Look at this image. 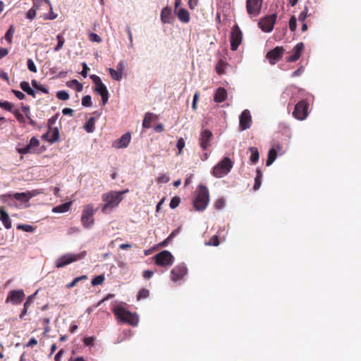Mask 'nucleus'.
<instances>
[{"label": "nucleus", "mask_w": 361, "mask_h": 361, "mask_svg": "<svg viewBox=\"0 0 361 361\" xmlns=\"http://www.w3.org/2000/svg\"><path fill=\"white\" fill-rule=\"evenodd\" d=\"M197 195L192 204L196 211H204L209 202V192L208 188L204 185H199L196 190Z\"/></svg>", "instance_id": "f257e3e1"}, {"label": "nucleus", "mask_w": 361, "mask_h": 361, "mask_svg": "<svg viewBox=\"0 0 361 361\" xmlns=\"http://www.w3.org/2000/svg\"><path fill=\"white\" fill-rule=\"evenodd\" d=\"M114 315L123 323H127L132 326H137L139 322L135 314H133L121 306H116L114 308Z\"/></svg>", "instance_id": "f03ea898"}, {"label": "nucleus", "mask_w": 361, "mask_h": 361, "mask_svg": "<svg viewBox=\"0 0 361 361\" xmlns=\"http://www.w3.org/2000/svg\"><path fill=\"white\" fill-rule=\"evenodd\" d=\"M97 209L92 204L85 205L81 215V224L85 228H90L94 224V215Z\"/></svg>", "instance_id": "7ed1b4c3"}, {"label": "nucleus", "mask_w": 361, "mask_h": 361, "mask_svg": "<svg viewBox=\"0 0 361 361\" xmlns=\"http://www.w3.org/2000/svg\"><path fill=\"white\" fill-rule=\"evenodd\" d=\"M128 189L122 191H110L102 195V200L107 202V205H110V208L117 207L119 203L123 200V195L128 193Z\"/></svg>", "instance_id": "20e7f679"}, {"label": "nucleus", "mask_w": 361, "mask_h": 361, "mask_svg": "<svg viewBox=\"0 0 361 361\" xmlns=\"http://www.w3.org/2000/svg\"><path fill=\"white\" fill-rule=\"evenodd\" d=\"M233 168V162L228 157H224L212 169V173L216 178H221L227 175Z\"/></svg>", "instance_id": "39448f33"}, {"label": "nucleus", "mask_w": 361, "mask_h": 361, "mask_svg": "<svg viewBox=\"0 0 361 361\" xmlns=\"http://www.w3.org/2000/svg\"><path fill=\"white\" fill-rule=\"evenodd\" d=\"M86 255V251H82L78 254L66 253L56 260L55 266L57 268L63 267L72 262L84 259Z\"/></svg>", "instance_id": "423d86ee"}, {"label": "nucleus", "mask_w": 361, "mask_h": 361, "mask_svg": "<svg viewBox=\"0 0 361 361\" xmlns=\"http://www.w3.org/2000/svg\"><path fill=\"white\" fill-rule=\"evenodd\" d=\"M90 78L95 85L94 91L101 95L102 105L104 106L109 99V92L106 85L102 82L100 78L96 75H92Z\"/></svg>", "instance_id": "0eeeda50"}, {"label": "nucleus", "mask_w": 361, "mask_h": 361, "mask_svg": "<svg viewBox=\"0 0 361 361\" xmlns=\"http://www.w3.org/2000/svg\"><path fill=\"white\" fill-rule=\"evenodd\" d=\"M156 264L161 267L171 266L173 263V256L168 250H164L157 254L154 257Z\"/></svg>", "instance_id": "6e6552de"}, {"label": "nucleus", "mask_w": 361, "mask_h": 361, "mask_svg": "<svg viewBox=\"0 0 361 361\" xmlns=\"http://www.w3.org/2000/svg\"><path fill=\"white\" fill-rule=\"evenodd\" d=\"M276 18V13L267 16L259 20L258 25L263 32H270L273 30Z\"/></svg>", "instance_id": "1a4fd4ad"}, {"label": "nucleus", "mask_w": 361, "mask_h": 361, "mask_svg": "<svg viewBox=\"0 0 361 361\" xmlns=\"http://www.w3.org/2000/svg\"><path fill=\"white\" fill-rule=\"evenodd\" d=\"M309 104L305 100H302L296 104L293 116L298 120H304L308 115Z\"/></svg>", "instance_id": "9d476101"}, {"label": "nucleus", "mask_w": 361, "mask_h": 361, "mask_svg": "<svg viewBox=\"0 0 361 361\" xmlns=\"http://www.w3.org/2000/svg\"><path fill=\"white\" fill-rule=\"evenodd\" d=\"M213 139L212 133L208 129L201 130L199 136V145L202 150L207 151L211 147Z\"/></svg>", "instance_id": "9b49d317"}, {"label": "nucleus", "mask_w": 361, "mask_h": 361, "mask_svg": "<svg viewBox=\"0 0 361 361\" xmlns=\"http://www.w3.org/2000/svg\"><path fill=\"white\" fill-rule=\"evenodd\" d=\"M242 37L243 35L240 27L237 25H234L232 27L230 37L231 49L232 51L238 49L242 42Z\"/></svg>", "instance_id": "f8f14e48"}, {"label": "nucleus", "mask_w": 361, "mask_h": 361, "mask_svg": "<svg viewBox=\"0 0 361 361\" xmlns=\"http://www.w3.org/2000/svg\"><path fill=\"white\" fill-rule=\"evenodd\" d=\"M262 0H247L246 8L249 15L257 16L261 11Z\"/></svg>", "instance_id": "ddd939ff"}, {"label": "nucleus", "mask_w": 361, "mask_h": 361, "mask_svg": "<svg viewBox=\"0 0 361 361\" xmlns=\"http://www.w3.org/2000/svg\"><path fill=\"white\" fill-rule=\"evenodd\" d=\"M283 52L284 49L282 47H276L268 51L266 56L269 59V63L274 65L282 58Z\"/></svg>", "instance_id": "4468645a"}, {"label": "nucleus", "mask_w": 361, "mask_h": 361, "mask_svg": "<svg viewBox=\"0 0 361 361\" xmlns=\"http://www.w3.org/2000/svg\"><path fill=\"white\" fill-rule=\"evenodd\" d=\"M188 274V269L184 264L176 266L171 271V279L173 281L182 279Z\"/></svg>", "instance_id": "2eb2a0df"}, {"label": "nucleus", "mask_w": 361, "mask_h": 361, "mask_svg": "<svg viewBox=\"0 0 361 361\" xmlns=\"http://www.w3.org/2000/svg\"><path fill=\"white\" fill-rule=\"evenodd\" d=\"M239 120L240 127L242 130L250 128L252 123V117L250 111L248 109L244 110L240 115Z\"/></svg>", "instance_id": "dca6fc26"}, {"label": "nucleus", "mask_w": 361, "mask_h": 361, "mask_svg": "<svg viewBox=\"0 0 361 361\" xmlns=\"http://www.w3.org/2000/svg\"><path fill=\"white\" fill-rule=\"evenodd\" d=\"M25 297L24 293L22 290H11L9 292L6 298V302H11L13 304L20 303Z\"/></svg>", "instance_id": "f3484780"}, {"label": "nucleus", "mask_w": 361, "mask_h": 361, "mask_svg": "<svg viewBox=\"0 0 361 361\" xmlns=\"http://www.w3.org/2000/svg\"><path fill=\"white\" fill-rule=\"evenodd\" d=\"M131 140V135L130 133H126L123 135L119 139L114 141L113 146L116 148H126L128 146Z\"/></svg>", "instance_id": "a211bd4d"}, {"label": "nucleus", "mask_w": 361, "mask_h": 361, "mask_svg": "<svg viewBox=\"0 0 361 361\" xmlns=\"http://www.w3.org/2000/svg\"><path fill=\"white\" fill-rule=\"evenodd\" d=\"M161 21L164 24H171L173 22V16L172 15L171 8L166 6L161 11Z\"/></svg>", "instance_id": "6ab92c4d"}, {"label": "nucleus", "mask_w": 361, "mask_h": 361, "mask_svg": "<svg viewBox=\"0 0 361 361\" xmlns=\"http://www.w3.org/2000/svg\"><path fill=\"white\" fill-rule=\"evenodd\" d=\"M303 49L304 44L302 42L298 43L293 49V54L287 59V61L295 62L298 61L301 56Z\"/></svg>", "instance_id": "aec40b11"}, {"label": "nucleus", "mask_w": 361, "mask_h": 361, "mask_svg": "<svg viewBox=\"0 0 361 361\" xmlns=\"http://www.w3.org/2000/svg\"><path fill=\"white\" fill-rule=\"evenodd\" d=\"M39 193V192H37L36 190L27 192H17L13 195V197L17 200L28 202L32 197Z\"/></svg>", "instance_id": "412c9836"}, {"label": "nucleus", "mask_w": 361, "mask_h": 361, "mask_svg": "<svg viewBox=\"0 0 361 361\" xmlns=\"http://www.w3.org/2000/svg\"><path fill=\"white\" fill-rule=\"evenodd\" d=\"M0 221L6 229L12 227V221L4 207H0Z\"/></svg>", "instance_id": "4be33fe9"}, {"label": "nucleus", "mask_w": 361, "mask_h": 361, "mask_svg": "<svg viewBox=\"0 0 361 361\" xmlns=\"http://www.w3.org/2000/svg\"><path fill=\"white\" fill-rule=\"evenodd\" d=\"M227 98V91L224 87H219L214 94V100L217 103L224 102Z\"/></svg>", "instance_id": "5701e85b"}, {"label": "nucleus", "mask_w": 361, "mask_h": 361, "mask_svg": "<svg viewBox=\"0 0 361 361\" xmlns=\"http://www.w3.org/2000/svg\"><path fill=\"white\" fill-rule=\"evenodd\" d=\"M158 116L153 113L147 112L145 114L143 121H142V127L145 128H151V123L153 121H157Z\"/></svg>", "instance_id": "b1692460"}, {"label": "nucleus", "mask_w": 361, "mask_h": 361, "mask_svg": "<svg viewBox=\"0 0 361 361\" xmlns=\"http://www.w3.org/2000/svg\"><path fill=\"white\" fill-rule=\"evenodd\" d=\"M177 16L180 21L184 23H188L190 19L189 12L185 8H180L178 11Z\"/></svg>", "instance_id": "393cba45"}, {"label": "nucleus", "mask_w": 361, "mask_h": 361, "mask_svg": "<svg viewBox=\"0 0 361 361\" xmlns=\"http://www.w3.org/2000/svg\"><path fill=\"white\" fill-rule=\"evenodd\" d=\"M72 202H68L63 204H61L60 205H58L56 207H54L52 209V212L54 213H65L69 211L70 207L71 206Z\"/></svg>", "instance_id": "a878e982"}, {"label": "nucleus", "mask_w": 361, "mask_h": 361, "mask_svg": "<svg viewBox=\"0 0 361 361\" xmlns=\"http://www.w3.org/2000/svg\"><path fill=\"white\" fill-rule=\"evenodd\" d=\"M228 63L223 59H220L216 66V71L218 75H224L226 73V68Z\"/></svg>", "instance_id": "bb28decb"}, {"label": "nucleus", "mask_w": 361, "mask_h": 361, "mask_svg": "<svg viewBox=\"0 0 361 361\" xmlns=\"http://www.w3.org/2000/svg\"><path fill=\"white\" fill-rule=\"evenodd\" d=\"M20 87L27 94L32 96L34 98L36 97L35 92L30 87L28 82H27V81L21 82L20 84Z\"/></svg>", "instance_id": "cd10ccee"}, {"label": "nucleus", "mask_w": 361, "mask_h": 361, "mask_svg": "<svg viewBox=\"0 0 361 361\" xmlns=\"http://www.w3.org/2000/svg\"><path fill=\"white\" fill-rule=\"evenodd\" d=\"M277 157V152L274 148H271L269 149L268 153V157L267 159L266 164L267 166H270L273 164V162L276 160Z\"/></svg>", "instance_id": "c85d7f7f"}, {"label": "nucleus", "mask_w": 361, "mask_h": 361, "mask_svg": "<svg viewBox=\"0 0 361 361\" xmlns=\"http://www.w3.org/2000/svg\"><path fill=\"white\" fill-rule=\"evenodd\" d=\"M50 138L48 140V142L51 143H54L58 142L60 139L59 130L58 128H52V131L49 135Z\"/></svg>", "instance_id": "c756f323"}, {"label": "nucleus", "mask_w": 361, "mask_h": 361, "mask_svg": "<svg viewBox=\"0 0 361 361\" xmlns=\"http://www.w3.org/2000/svg\"><path fill=\"white\" fill-rule=\"evenodd\" d=\"M67 86L71 88H74L77 92H81L83 88V85L82 83L79 82L77 80L74 79L71 81H68L66 83Z\"/></svg>", "instance_id": "7c9ffc66"}, {"label": "nucleus", "mask_w": 361, "mask_h": 361, "mask_svg": "<svg viewBox=\"0 0 361 361\" xmlns=\"http://www.w3.org/2000/svg\"><path fill=\"white\" fill-rule=\"evenodd\" d=\"M39 8V5L37 2H34L33 6L27 12L26 17L30 20H33L37 13V10Z\"/></svg>", "instance_id": "2f4dec72"}, {"label": "nucleus", "mask_w": 361, "mask_h": 361, "mask_svg": "<svg viewBox=\"0 0 361 361\" xmlns=\"http://www.w3.org/2000/svg\"><path fill=\"white\" fill-rule=\"evenodd\" d=\"M249 150L251 152V155L250 157V161L252 162L253 164L257 163L259 160V156L257 148L255 147H250Z\"/></svg>", "instance_id": "473e14b6"}, {"label": "nucleus", "mask_w": 361, "mask_h": 361, "mask_svg": "<svg viewBox=\"0 0 361 361\" xmlns=\"http://www.w3.org/2000/svg\"><path fill=\"white\" fill-rule=\"evenodd\" d=\"M95 120L94 118L91 117L86 122L85 129L87 133H92L94 130Z\"/></svg>", "instance_id": "72a5a7b5"}, {"label": "nucleus", "mask_w": 361, "mask_h": 361, "mask_svg": "<svg viewBox=\"0 0 361 361\" xmlns=\"http://www.w3.org/2000/svg\"><path fill=\"white\" fill-rule=\"evenodd\" d=\"M108 70H109V72L111 78L114 80H115L116 81H120L122 79L123 75L118 71H116L112 68H109Z\"/></svg>", "instance_id": "f704fd0d"}, {"label": "nucleus", "mask_w": 361, "mask_h": 361, "mask_svg": "<svg viewBox=\"0 0 361 361\" xmlns=\"http://www.w3.org/2000/svg\"><path fill=\"white\" fill-rule=\"evenodd\" d=\"M39 140L35 137H32L30 140V143L27 145V147H29L30 150H33L34 153L35 152V148L39 146Z\"/></svg>", "instance_id": "c9c22d12"}, {"label": "nucleus", "mask_w": 361, "mask_h": 361, "mask_svg": "<svg viewBox=\"0 0 361 361\" xmlns=\"http://www.w3.org/2000/svg\"><path fill=\"white\" fill-rule=\"evenodd\" d=\"M56 39L58 41V44L54 49V51H59V50H61L65 43V39L62 36V35H61V34L58 35L56 36Z\"/></svg>", "instance_id": "e433bc0d"}, {"label": "nucleus", "mask_w": 361, "mask_h": 361, "mask_svg": "<svg viewBox=\"0 0 361 361\" xmlns=\"http://www.w3.org/2000/svg\"><path fill=\"white\" fill-rule=\"evenodd\" d=\"M32 85L33 86V87H35L37 90L42 92L43 93H45V94L49 93L48 89L46 88L45 87H44L42 85L38 83L37 81L35 80H32Z\"/></svg>", "instance_id": "4c0bfd02"}, {"label": "nucleus", "mask_w": 361, "mask_h": 361, "mask_svg": "<svg viewBox=\"0 0 361 361\" xmlns=\"http://www.w3.org/2000/svg\"><path fill=\"white\" fill-rule=\"evenodd\" d=\"M87 279V276L86 275H82L81 276L76 277L75 279H73V281L71 283L66 285V288H73L74 286H76V284L79 281H80L82 280H86Z\"/></svg>", "instance_id": "58836bf2"}, {"label": "nucleus", "mask_w": 361, "mask_h": 361, "mask_svg": "<svg viewBox=\"0 0 361 361\" xmlns=\"http://www.w3.org/2000/svg\"><path fill=\"white\" fill-rule=\"evenodd\" d=\"M149 296V290L146 288H142L139 291V293L137 295V299L138 300H142V299H146Z\"/></svg>", "instance_id": "ea45409f"}, {"label": "nucleus", "mask_w": 361, "mask_h": 361, "mask_svg": "<svg viewBox=\"0 0 361 361\" xmlns=\"http://www.w3.org/2000/svg\"><path fill=\"white\" fill-rule=\"evenodd\" d=\"M14 31L15 30L13 26L11 25L7 32H6L5 39L10 44L12 42V38L13 36Z\"/></svg>", "instance_id": "a19ab883"}, {"label": "nucleus", "mask_w": 361, "mask_h": 361, "mask_svg": "<svg viewBox=\"0 0 361 361\" xmlns=\"http://www.w3.org/2000/svg\"><path fill=\"white\" fill-rule=\"evenodd\" d=\"M104 279H105V278L103 275H99V276H97L96 277H94L92 280L91 283L93 286H95L97 285H101L104 281Z\"/></svg>", "instance_id": "79ce46f5"}, {"label": "nucleus", "mask_w": 361, "mask_h": 361, "mask_svg": "<svg viewBox=\"0 0 361 361\" xmlns=\"http://www.w3.org/2000/svg\"><path fill=\"white\" fill-rule=\"evenodd\" d=\"M13 195H2L0 196V200L4 202V203H7L8 205L11 206L12 205V203L11 202H13Z\"/></svg>", "instance_id": "37998d69"}, {"label": "nucleus", "mask_w": 361, "mask_h": 361, "mask_svg": "<svg viewBox=\"0 0 361 361\" xmlns=\"http://www.w3.org/2000/svg\"><path fill=\"white\" fill-rule=\"evenodd\" d=\"M56 97L59 99L60 100H63V101H66V100H68L69 99V94L68 93L65 91V90H62V91H59L57 93H56Z\"/></svg>", "instance_id": "c03bdc74"}, {"label": "nucleus", "mask_w": 361, "mask_h": 361, "mask_svg": "<svg viewBox=\"0 0 361 361\" xmlns=\"http://www.w3.org/2000/svg\"><path fill=\"white\" fill-rule=\"evenodd\" d=\"M92 104V98L90 95H86L82 98V105L84 106L90 107Z\"/></svg>", "instance_id": "a18cd8bd"}, {"label": "nucleus", "mask_w": 361, "mask_h": 361, "mask_svg": "<svg viewBox=\"0 0 361 361\" xmlns=\"http://www.w3.org/2000/svg\"><path fill=\"white\" fill-rule=\"evenodd\" d=\"M13 104L7 101L6 102H1L0 101V107L10 111V112H13L14 111H13Z\"/></svg>", "instance_id": "49530a36"}, {"label": "nucleus", "mask_w": 361, "mask_h": 361, "mask_svg": "<svg viewBox=\"0 0 361 361\" xmlns=\"http://www.w3.org/2000/svg\"><path fill=\"white\" fill-rule=\"evenodd\" d=\"M180 202V198L178 196L173 197L170 202V207L171 209L176 208Z\"/></svg>", "instance_id": "de8ad7c7"}, {"label": "nucleus", "mask_w": 361, "mask_h": 361, "mask_svg": "<svg viewBox=\"0 0 361 361\" xmlns=\"http://www.w3.org/2000/svg\"><path fill=\"white\" fill-rule=\"evenodd\" d=\"M207 245L218 246L219 245V238L216 235H213L208 242L205 243Z\"/></svg>", "instance_id": "09e8293b"}, {"label": "nucleus", "mask_w": 361, "mask_h": 361, "mask_svg": "<svg viewBox=\"0 0 361 361\" xmlns=\"http://www.w3.org/2000/svg\"><path fill=\"white\" fill-rule=\"evenodd\" d=\"M176 147H177V148L178 149V154L180 155L182 154V150H183V149L185 147V140H184V139L183 137H180L178 140V142H177V144H176Z\"/></svg>", "instance_id": "8fccbe9b"}, {"label": "nucleus", "mask_w": 361, "mask_h": 361, "mask_svg": "<svg viewBox=\"0 0 361 361\" xmlns=\"http://www.w3.org/2000/svg\"><path fill=\"white\" fill-rule=\"evenodd\" d=\"M289 27L290 31L295 32L297 27V20L295 16H292L289 20Z\"/></svg>", "instance_id": "3c124183"}, {"label": "nucleus", "mask_w": 361, "mask_h": 361, "mask_svg": "<svg viewBox=\"0 0 361 361\" xmlns=\"http://www.w3.org/2000/svg\"><path fill=\"white\" fill-rule=\"evenodd\" d=\"M27 68L29 69L30 71H31L32 73H37V67H36L34 61L31 59H29L27 60Z\"/></svg>", "instance_id": "603ef678"}, {"label": "nucleus", "mask_w": 361, "mask_h": 361, "mask_svg": "<svg viewBox=\"0 0 361 361\" xmlns=\"http://www.w3.org/2000/svg\"><path fill=\"white\" fill-rule=\"evenodd\" d=\"M17 229H20L25 232H32L34 231L33 227L27 224H20L17 226Z\"/></svg>", "instance_id": "864d4df0"}, {"label": "nucleus", "mask_w": 361, "mask_h": 361, "mask_svg": "<svg viewBox=\"0 0 361 361\" xmlns=\"http://www.w3.org/2000/svg\"><path fill=\"white\" fill-rule=\"evenodd\" d=\"M225 204L226 202L224 199L219 198L215 202L214 207L216 209H221L224 207Z\"/></svg>", "instance_id": "5fc2aeb1"}, {"label": "nucleus", "mask_w": 361, "mask_h": 361, "mask_svg": "<svg viewBox=\"0 0 361 361\" xmlns=\"http://www.w3.org/2000/svg\"><path fill=\"white\" fill-rule=\"evenodd\" d=\"M307 11H308V8L307 6H305V8H304V11H302L299 16H298V20L300 21V22H304L305 20V19L307 18L308 15H307Z\"/></svg>", "instance_id": "6e6d98bb"}, {"label": "nucleus", "mask_w": 361, "mask_h": 361, "mask_svg": "<svg viewBox=\"0 0 361 361\" xmlns=\"http://www.w3.org/2000/svg\"><path fill=\"white\" fill-rule=\"evenodd\" d=\"M89 39L93 42L99 43L102 42V38L96 33H90L89 35Z\"/></svg>", "instance_id": "4d7b16f0"}, {"label": "nucleus", "mask_w": 361, "mask_h": 361, "mask_svg": "<svg viewBox=\"0 0 361 361\" xmlns=\"http://www.w3.org/2000/svg\"><path fill=\"white\" fill-rule=\"evenodd\" d=\"M13 114H14L16 118L18 120V122L25 123V117L23 116L21 113H20L18 110H14Z\"/></svg>", "instance_id": "13d9d810"}, {"label": "nucleus", "mask_w": 361, "mask_h": 361, "mask_svg": "<svg viewBox=\"0 0 361 361\" xmlns=\"http://www.w3.org/2000/svg\"><path fill=\"white\" fill-rule=\"evenodd\" d=\"M17 152L20 154H26L28 153H34L33 150H30L29 147L25 146L23 148H16Z\"/></svg>", "instance_id": "bf43d9fd"}, {"label": "nucleus", "mask_w": 361, "mask_h": 361, "mask_svg": "<svg viewBox=\"0 0 361 361\" xmlns=\"http://www.w3.org/2000/svg\"><path fill=\"white\" fill-rule=\"evenodd\" d=\"M157 183H166L169 181V177L166 174H162L157 178Z\"/></svg>", "instance_id": "052dcab7"}, {"label": "nucleus", "mask_w": 361, "mask_h": 361, "mask_svg": "<svg viewBox=\"0 0 361 361\" xmlns=\"http://www.w3.org/2000/svg\"><path fill=\"white\" fill-rule=\"evenodd\" d=\"M12 92L20 100H23L25 98V95L19 90H12Z\"/></svg>", "instance_id": "680f3d73"}, {"label": "nucleus", "mask_w": 361, "mask_h": 361, "mask_svg": "<svg viewBox=\"0 0 361 361\" xmlns=\"http://www.w3.org/2000/svg\"><path fill=\"white\" fill-rule=\"evenodd\" d=\"M58 118V114H56L51 117L47 122L48 128H52V126L56 123V120Z\"/></svg>", "instance_id": "e2e57ef3"}, {"label": "nucleus", "mask_w": 361, "mask_h": 361, "mask_svg": "<svg viewBox=\"0 0 361 361\" xmlns=\"http://www.w3.org/2000/svg\"><path fill=\"white\" fill-rule=\"evenodd\" d=\"M153 274H154V271H150V270H145L142 272V276L145 279H149L153 276Z\"/></svg>", "instance_id": "0e129e2a"}, {"label": "nucleus", "mask_w": 361, "mask_h": 361, "mask_svg": "<svg viewBox=\"0 0 361 361\" xmlns=\"http://www.w3.org/2000/svg\"><path fill=\"white\" fill-rule=\"evenodd\" d=\"M90 70L86 63H82V71L81 72V75L86 78L87 75V71Z\"/></svg>", "instance_id": "69168bd1"}, {"label": "nucleus", "mask_w": 361, "mask_h": 361, "mask_svg": "<svg viewBox=\"0 0 361 361\" xmlns=\"http://www.w3.org/2000/svg\"><path fill=\"white\" fill-rule=\"evenodd\" d=\"M260 185H261V178H259V176L255 177L253 189L255 190H257L259 188Z\"/></svg>", "instance_id": "338daca9"}, {"label": "nucleus", "mask_w": 361, "mask_h": 361, "mask_svg": "<svg viewBox=\"0 0 361 361\" xmlns=\"http://www.w3.org/2000/svg\"><path fill=\"white\" fill-rule=\"evenodd\" d=\"M154 130L157 133H161L164 130V126L162 123H159L154 127Z\"/></svg>", "instance_id": "774afa93"}]
</instances>
